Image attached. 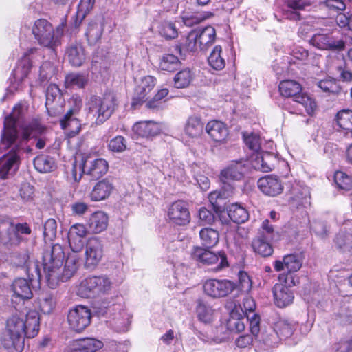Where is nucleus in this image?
<instances>
[{"mask_svg":"<svg viewBox=\"0 0 352 352\" xmlns=\"http://www.w3.org/2000/svg\"><path fill=\"white\" fill-rule=\"evenodd\" d=\"M24 322V334L28 338H34L39 331L40 318L38 314L36 311H30L23 320Z\"/></svg>","mask_w":352,"mask_h":352,"instance_id":"23","label":"nucleus"},{"mask_svg":"<svg viewBox=\"0 0 352 352\" xmlns=\"http://www.w3.org/2000/svg\"><path fill=\"white\" fill-rule=\"evenodd\" d=\"M199 49L201 50V45H199V39H198V34L195 30L188 33L184 43L175 46V50L180 56L183 55V51L195 52Z\"/></svg>","mask_w":352,"mask_h":352,"instance_id":"31","label":"nucleus"},{"mask_svg":"<svg viewBox=\"0 0 352 352\" xmlns=\"http://www.w3.org/2000/svg\"><path fill=\"white\" fill-rule=\"evenodd\" d=\"M67 54L69 63L75 67L80 66L85 60V50L80 45H71L67 50Z\"/></svg>","mask_w":352,"mask_h":352,"instance_id":"41","label":"nucleus"},{"mask_svg":"<svg viewBox=\"0 0 352 352\" xmlns=\"http://www.w3.org/2000/svg\"><path fill=\"white\" fill-rule=\"evenodd\" d=\"M155 85L156 79L153 76H146L144 77L135 89L132 106L135 107L142 103L146 99L147 94L154 88Z\"/></svg>","mask_w":352,"mask_h":352,"instance_id":"20","label":"nucleus"},{"mask_svg":"<svg viewBox=\"0 0 352 352\" xmlns=\"http://www.w3.org/2000/svg\"><path fill=\"white\" fill-rule=\"evenodd\" d=\"M113 190V186L108 179H102L96 184L90 193V199L99 201L109 197Z\"/></svg>","mask_w":352,"mask_h":352,"instance_id":"26","label":"nucleus"},{"mask_svg":"<svg viewBox=\"0 0 352 352\" xmlns=\"http://www.w3.org/2000/svg\"><path fill=\"white\" fill-rule=\"evenodd\" d=\"M270 240L256 236L252 242L254 251L263 257L270 256L273 254L274 250Z\"/></svg>","mask_w":352,"mask_h":352,"instance_id":"39","label":"nucleus"},{"mask_svg":"<svg viewBox=\"0 0 352 352\" xmlns=\"http://www.w3.org/2000/svg\"><path fill=\"white\" fill-rule=\"evenodd\" d=\"M199 236L202 244L207 248L215 246L219 240L218 231L210 228H204L199 232Z\"/></svg>","mask_w":352,"mask_h":352,"instance_id":"43","label":"nucleus"},{"mask_svg":"<svg viewBox=\"0 0 352 352\" xmlns=\"http://www.w3.org/2000/svg\"><path fill=\"white\" fill-rule=\"evenodd\" d=\"M302 262L301 254L293 253L284 256L283 261L276 260L273 265L276 271L280 272L285 268L288 272L286 275L292 276V273L298 272L302 267Z\"/></svg>","mask_w":352,"mask_h":352,"instance_id":"17","label":"nucleus"},{"mask_svg":"<svg viewBox=\"0 0 352 352\" xmlns=\"http://www.w3.org/2000/svg\"><path fill=\"white\" fill-rule=\"evenodd\" d=\"M318 86L323 91L329 94H337L341 91L338 82L333 78H326L320 80Z\"/></svg>","mask_w":352,"mask_h":352,"instance_id":"52","label":"nucleus"},{"mask_svg":"<svg viewBox=\"0 0 352 352\" xmlns=\"http://www.w3.org/2000/svg\"><path fill=\"white\" fill-rule=\"evenodd\" d=\"M247 170L245 164L241 161L232 162L223 169L220 173V179L223 183L242 179Z\"/></svg>","mask_w":352,"mask_h":352,"instance_id":"19","label":"nucleus"},{"mask_svg":"<svg viewBox=\"0 0 352 352\" xmlns=\"http://www.w3.org/2000/svg\"><path fill=\"white\" fill-rule=\"evenodd\" d=\"M95 0H80L78 5V14L81 15L82 18L93 9Z\"/></svg>","mask_w":352,"mask_h":352,"instance_id":"64","label":"nucleus"},{"mask_svg":"<svg viewBox=\"0 0 352 352\" xmlns=\"http://www.w3.org/2000/svg\"><path fill=\"white\" fill-rule=\"evenodd\" d=\"M35 306L43 314H50L56 308V300L52 294L42 292L35 300Z\"/></svg>","mask_w":352,"mask_h":352,"instance_id":"27","label":"nucleus"},{"mask_svg":"<svg viewBox=\"0 0 352 352\" xmlns=\"http://www.w3.org/2000/svg\"><path fill=\"white\" fill-rule=\"evenodd\" d=\"M12 289L15 296L22 299H30L32 296L30 283L25 278L15 279L12 285Z\"/></svg>","mask_w":352,"mask_h":352,"instance_id":"36","label":"nucleus"},{"mask_svg":"<svg viewBox=\"0 0 352 352\" xmlns=\"http://www.w3.org/2000/svg\"><path fill=\"white\" fill-rule=\"evenodd\" d=\"M111 287L112 283L107 276H93L80 282L77 294L82 298H91L108 293Z\"/></svg>","mask_w":352,"mask_h":352,"instance_id":"6","label":"nucleus"},{"mask_svg":"<svg viewBox=\"0 0 352 352\" xmlns=\"http://www.w3.org/2000/svg\"><path fill=\"white\" fill-rule=\"evenodd\" d=\"M199 218L200 222L203 224H212L215 219L214 214L205 207H202L199 209Z\"/></svg>","mask_w":352,"mask_h":352,"instance_id":"63","label":"nucleus"},{"mask_svg":"<svg viewBox=\"0 0 352 352\" xmlns=\"http://www.w3.org/2000/svg\"><path fill=\"white\" fill-rule=\"evenodd\" d=\"M270 157L257 155L252 162V166L256 169L262 172L267 173L274 169V165L269 162Z\"/></svg>","mask_w":352,"mask_h":352,"instance_id":"57","label":"nucleus"},{"mask_svg":"<svg viewBox=\"0 0 352 352\" xmlns=\"http://www.w3.org/2000/svg\"><path fill=\"white\" fill-rule=\"evenodd\" d=\"M213 13L210 11H205L201 12H185L182 14V19L185 25L192 27L195 25L199 24L204 21L211 18Z\"/></svg>","mask_w":352,"mask_h":352,"instance_id":"37","label":"nucleus"},{"mask_svg":"<svg viewBox=\"0 0 352 352\" xmlns=\"http://www.w3.org/2000/svg\"><path fill=\"white\" fill-rule=\"evenodd\" d=\"M108 147L113 152L121 153L126 149V141L124 137L118 135L109 141Z\"/></svg>","mask_w":352,"mask_h":352,"instance_id":"60","label":"nucleus"},{"mask_svg":"<svg viewBox=\"0 0 352 352\" xmlns=\"http://www.w3.org/2000/svg\"><path fill=\"white\" fill-rule=\"evenodd\" d=\"M308 6V0H287L286 8L283 10V16L287 19L298 20L300 16L299 10Z\"/></svg>","mask_w":352,"mask_h":352,"instance_id":"28","label":"nucleus"},{"mask_svg":"<svg viewBox=\"0 0 352 352\" xmlns=\"http://www.w3.org/2000/svg\"><path fill=\"white\" fill-rule=\"evenodd\" d=\"M209 65L216 70H221L226 66V60L222 55V47L216 45L211 52L208 58Z\"/></svg>","mask_w":352,"mask_h":352,"instance_id":"45","label":"nucleus"},{"mask_svg":"<svg viewBox=\"0 0 352 352\" xmlns=\"http://www.w3.org/2000/svg\"><path fill=\"white\" fill-rule=\"evenodd\" d=\"M107 162L102 158L95 160L86 159L82 162L83 173L89 175L93 179H98L108 170Z\"/></svg>","mask_w":352,"mask_h":352,"instance_id":"18","label":"nucleus"},{"mask_svg":"<svg viewBox=\"0 0 352 352\" xmlns=\"http://www.w3.org/2000/svg\"><path fill=\"white\" fill-rule=\"evenodd\" d=\"M276 234L274 226L270 223L268 219H265L262 222L256 236L273 241Z\"/></svg>","mask_w":352,"mask_h":352,"instance_id":"55","label":"nucleus"},{"mask_svg":"<svg viewBox=\"0 0 352 352\" xmlns=\"http://www.w3.org/2000/svg\"><path fill=\"white\" fill-rule=\"evenodd\" d=\"M194 258L204 265H212V270L218 272L228 267L227 256L223 252L217 253L208 250L197 247L193 252Z\"/></svg>","mask_w":352,"mask_h":352,"instance_id":"9","label":"nucleus"},{"mask_svg":"<svg viewBox=\"0 0 352 352\" xmlns=\"http://www.w3.org/2000/svg\"><path fill=\"white\" fill-rule=\"evenodd\" d=\"M336 122L340 129L352 134V111L342 110L337 113Z\"/></svg>","mask_w":352,"mask_h":352,"instance_id":"47","label":"nucleus"},{"mask_svg":"<svg viewBox=\"0 0 352 352\" xmlns=\"http://www.w3.org/2000/svg\"><path fill=\"white\" fill-rule=\"evenodd\" d=\"M24 110L21 104L15 106L10 116L4 120V127L1 135L2 143L8 146L15 142H26L30 138H36L41 135L45 128L36 120L26 124L22 122Z\"/></svg>","mask_w":352,"mask_h":352,"instance_id":"2","label":"nucleus"},{"mask_svg":"<svg viewBox=\"0 0 352 352\" xmlns=\"http://www.w3.org/2000/svg\"><path fill=\"white\" fill-rule=\"evenodd\" d=\"M109 217L106 213L98 211L91 215L87 223L91 233L98 234L105 230L108 226Z\"/></svg>","mask_w":352,"mask_h":352,"instance_id":"24","label":"nucleus"},{"mask_svg":"<svg viewBox=\"0 0 352 352\" xmlns=\"http://www.w3.org/2000/svg\"><path fill=\"white\" fill-rule=\"evenodd\" d=\"M87 83V78L80 74L72 73L65 76V84L67 89H82Z\"/></svg>","mask_w":352,"mask_h":352,"instance_id":"46","label":"nucleus"},{"mask_svg":"<svg viewBox=\"0 0 352 352\" xmlns=\"http://www.w3.org/2000/svg\"><path fill=\"white\" fill-rule=\"evenodd\" d=\"M64 258L63 248L59 244L53 245L43 252V270L48 286L52 289L60 282L70 279L78 268L79 256L77 254H68L63 265Z\"/></svg>","mask_w":352,"mask_h":352,"instance_id":"1","label":"nucleus"},{"mask_svg":"<svg viewBox=\"0 0 352 352\" xmlns=\"http://www.w3.org/2000/svg\"><path fill=\"white\" fill-rule=\"evenodd\" d=\"M204 129V123L198 116H190L185 124V133L190 138L199 137Z\"/></svg>","mask_w":352,"mask_h":352,"instance_id":"38","label":"nucleus"},{"mask_svg":"<svg viewBox=\"0 0 352 352\" xmlns=\"http://www.w3.org/2000/svg\"><path fill=\"white\" fill-rule=\"evenodd\" d=\"M135 135L143 138H153L161 132V126L159 123L148 120L136 122L132 128Z\"/></svg>","mask_w":352,"mask_h":352,"instance_id":"21","label":"nucleus"},{"mask_svg":"<svg viewBox=\"0 0 352 352\" xmlns=\"http://www.w3.org/2000/svg\"><path fill=\"white\" fill-rule=\"evenodd\" d=\"M35 51L36 48L29 49L17 63L12 72L15 81L21 82L28 76L32 67L31 60L28 58V55L33 54Z\"/></svg>","mask_w":352,"mask_h":352,"instance_id":"22","label":"nucleus"},{"mask_svg":"<svg viewBox=\"0 0 352 352\" xmlns=\"http://www.w3.org/2000/svg\"><path fill=\"white\" fill-rule=\"evenodd\" d=\"M34 166L38 172L47 173L53 170L54 162L49 156L40 155L34 159Z\"/></svg>","mask_w":352,"mask_h":352,"instance_id":"49","label":"nucleus"},{"mask_svg":"<svg viewBox=\"0 0 352 352\" xmlns=\"http://www.w3.org/2000/svg\"><path fill=\"white\" fill-rule=\"evenodd\" d=\"M310 43L322 50L340 51L343 50L345 43L342 40H336L331 36L325 34H315L310 39Z\"/></svg>","mask_w":352,"mask_h":352,"instance_id":"15","label":"nucleus"},{"mask_svg":"<svg viewBox=\"0 0 352 352\" xmlns=\"http://www.w3.org/2000/svg\"><path fill=\"white\" fill-rule=\"evenodd\" d=\"M168 89L166 88L161 89L155 95L153 98L146 103V107L149 109H158L161 104V100L166 97L168 94Z\"/></svg>","mask_w":352,"mask_h":352,"instance_id":"62","label":"nucleus"},{"mask_svg":"<svg viewBox=\"0 0 352 352\" xmlns=\"http://www.w3.org/2000/svg\"><path fill=\"white\" fill-rule=\"evenodd\" d=\"M258 188L265 195L275 197L281 194L284 189L281 179L274 175L261 177L257 182Z\"/></svg>","mask_w":352,"mask_h":352,"instance_id":"14","label":"nucleus"},{"mask_svg":"<svg viewBox=\"0 0 352 352\" xmlns=\"http://www.w3.org/2000/svg\"><path fill=\"white\" fill-rule=\"evenodd\" d=\"M32 31L40 45L54 50L60 44L63 28L59 25L54 30L48 21L40 19L34 22Z\"/></svg>","mask_w":352,"mask_h":352,"instance_id":"4","label":"nucleus"},{"mask_svg":"<svg viewBox=\"0 0 352 352\" xmlns=\"http://www.w3.org/2000/svg\"><path fill=\"white\" fill-rule=\"evenodd\" d=\"M334 182L340 190L349 191L352 189V177L342 171L336 172Z\"/></svg>","mask_w":352,"mask_h":352,"instance_id":"50","label":"nucleus"},{"mask_svg":"<svg viewBox=\"0 0 352 352\" xmlns=\"http://www.w3.org/2000/svg\"><path fill=\"white\" fill-rule=\"evenodd\" d=\"M239 285H236V288L240 290L241 293L247 294L252 288V280L247 272L240 271L238 274Z\"/></svg>","mask_w":352,"mask_h":352,"instance_id":"59","label":"nucleus"},{"mask_svg":"<svg viewBox=\"0 0 352 352\" xmlns=\"http://www.w3.org/2000/svg\"><path fill=\"white\" fill-rule=\"evenodd\" d=\"M206 131L210 137L215 142H222L228 135L226 125L219 120H211L206 126Z\"/></svg>","mask_w":352,"mask_h":352,"instance_id":"25","label":"nucleus"},{"mask_svg":"<svg viewBox=\"0 0 352 352\" xmlns=\"http://www.w3.org/2000/svg\"><path fill=\"white\" fill-rule=\"evenodd\" d=\"M196 311L199 320L204 323H210L214 320L215 310L203 301L198 302Z\"/></svg>","mask_w":352,"mask_h":352,"instance_id":"42","label":"nucleus"},{"mask_svg":"<svg viewBox=\"0 0 352 352\" xmlns=\"http://www.w3.org/2000/svg\"><path fill=\"white\" fill-rule=\"evenodd\" d=\"M89 230L82 223H76L69 230L67 238L72 253L77 254L84 247V238L87 236Z\"/></svg>","mask_w":352,"mask_h":352,"instance_id":"16","label":"nucleus"},{"mask_svg":"<svg viewBox=\"0 0 352 352\" xmlns=\"http://www.w3.org/2000/svg\"><path fill=\"white\" fill-rule=\"evenodd\" d=\"M104 30V25L96 22L89 24L85 35L89 45L96 44L101 38Z\"/></svg>","mask_w":352,"mask_h":352,"instance_id":"44","label":"nucleus"},{"mask_svg":"<svg viewBox=\"0 0 352 352\" xmlns=\"http://www.w3.org/2000/svg\"><path fill=\"white\" fill-rule=\"evenodd\" d=\"M236 288V284L228 279L210 278L203 285L204 293L213 298L227 296Z\"/></svg>","mask_w":352,"mask_h":352,"instance_id":"10","label":"nucleus"},{"mask_svg":"<svg viewBox=\"0 0 352 352\" xmlns=\"http://www.w3.org/2000/svg\"><path fill=\"white\" fill-rule=\"evenodd\" d=\"M104 246L102 241L98 237L89 238L85 245V265L95 267L101 261L103 256Z\"/></svg>","mask_w":352,"mask_h":352,"instance_id":"13","label":"nucleus"},{"mask_svg":"<svg viewBox=\"0 0 352 352\" xmlns=\"http://www.w3.org/2000/svg\"><path fill=\"white\" fill-rule=\"evenodd\" d=\"M23 318L13 315L7 320L6 332L2 344L8 350L21 351L23 349Z\"/></svg>","mask_w":352,"mask_h":352,"instance_id":"5","label":"nucleus"},{"mask_svg":"<svg viewBox=\"0 0 352 352\" xmlns=\"http://www.w3.org/2000/svg\"><path fill=\"white\" fill-rule=\"evenodd\" d=\"M180 61L177 56L172 54H166L162 56L160 62V68L167 72H173L179 66Z\"/></svg>","mask_w":352,"mask_h":352,"instance_id":"48","label":"nucleus"},{"mask_svg":"<svg viewBox=\"0 0 352 352\" xmlns=\"http://www.w3.org/2000/svg\"><path fill=\"white\" fill-rule=\"evenodd\" d=\"M279 91L283 96L294 99L301 93L302 86L295 80H285L280 82Z\"/></svg>","mask_w":352,"mask_h":352,"instance_id":"35","label":"nucleus"},{"mask_svg":"<svg viewBox=\"0 0 352 352\" xmlns=\"http://www.w3.org/2000/svg\"><path fill=\"white\" fill-rule=\"evenodd\" d=\"M227 324L230 331L241 332L245 329L244 318L240 314L237 315L234 311L230 313V318Z\"/></svg>","mask_w":352,"mask_h":352,"instance_id":"56","label":"nucleus"},{"mask_svg":"<svg viewBox=\"0 0 352 352\" xmlns=\"http://www.w3.org/2000/svg\"><path fill=\"white\" fill-rule=\"evenodd\" d=\"M159 32L160 35L167 40L174 39L178 36L175 23L168 21H164L161 23Z\"/></svg>","mask_w":352,"mask_h":352,"instance_id":"53","label":"nucleus"},{"mask_svg":"<svg viewBox=\"0 0 352 352\" xmlns=\"http://www.w3.org/2000/svg\"><path fill=\"white\" fill-rule=\"evenodd\" d=\"M278 280L280 283L273 287L274 300L277 307L283 308L293 302L294 295L290 288L296 285L295 277L281 274Z\"/></svg>","mask_w":352,"mask_h":352,"instance_id":"8","label":"nucleus"},{"mask_svg":"<svg viewBox=\"0 0 352 352\" xmlns=\"http://www.w3.org/2000/svg\"><path fill=\"white\" fill-rule=\"evenodd\" d=\"M298 327L295 322H289L287 320L278 321L274 327L276 335L280 339H287L291 337Z\"/></svg>","mask_w":352,"mask_h":352,"instance_id":"40","label":"nucleus"},{"mask_svg":"<svg viewBox=\"0 0 352 352\" xmlns=\"http://www.w3.org/2000/svg\"><path fill=\"white\" fill-rule=\"evenodd\" d=\"M199 39L201 50H206L212 45L216 38V30L212 26H206L200 30H196Z\"/></svg>","mask_w":352,"mask_h":352,"instance_id":"34","label":"nucleus"},{"mask_svg":"<svg viewBox=\"0 0 352 352\" xmlns=\"http://www.w3.org/2000/svg\"><path fill=\"white\" fill-rule=\"evenodd\" d=\"M74 115L66 113L60 121L61 128L65 130L66 135L69 138H73L78 135L81 129L80 121L74 118Z\"/></svg>","mask_w":352,"mask_h":352,"instance_id":"30","label":"nucleus"},{"mask_svg":"<svg viewBox=\"0 0 352 352\" xmlns=\"http://www.w3.org/2000/svg\"><path fill=\"white\" fill-rule=\"evenodd\" d=\"M228 214L230 219L235 223L241 224L246 222L250 217L247 209L237 203L232 204L228 206Z\"/></svg>","mask_w":352,"mask_h":352,"instance_id":"32","label":"nucleus"},{"mask_svg":"<svg viewBox=\"0 0 352 352\" xmlns=\"http://www.w3.org/2000/svg\"><path fill=\"white\" fill-rule=\"evenodd\" d=\"M167 217L171 223L186 226L190 221L188 204L182 200L173 202L168 208Z\"/></svg>","mask_w":352,"mask_h":352,"instance_id":"12","label":"nucleus"},{"mask_svg":"<svg viewBox=\"0 0 352 352\" xmlns=\"http://www.w3.org/2000/svg\"><path fill=\"white\" fill-rule=\"evenodd\" d=\"M245 145L254 151H258L261 148L260 137L255 133L247 134L243 133Z\"/></svg>","mask_w":352,"mask_h":352,"instance_id":"61","label":"nucleus"},{"mask_svg":"<svg viewBox=\"0 0 352 352\" xmlns=\"http://www.w3.org/2000/svg\"><path fill=\"white\" fill-rule=\"evenodd\" d=\"M91 310L86 306L77 305L68 311L67 322L69 328L76 332H81L90 324Z\"/></svg>","mask_w":352,"mask_h":352,"instance_id":"11","label":"nucleus"},{"mask_svg":"<svg viewBox=\"0 0 352 352\" xmlns=\"http://www.w3.org/2000/svg\"><path fill=\"white\" fill-rule=\"evenodd\" d=\"M23 142L18 141L8 146L6 143L3 144L1 140V144L5 146V148H10L8 152L0 157L1 179H6L18 170L21 163L19 151L21 148Z\"/></svg>","mask_w":352,"mask_h":352,"instance_id":"7","label":"nucleus"},{"mask_svg":"<svg viewBox=\"0 0 352 352\" xmlns=\"http://www.w3.org/2000/svg\"><path fill=\"white\" fill-rule=\"evenodd\" d=\"M294 100L300 104L305 109L306 112L309 115H312L316 109V103L315 100L306 94L300 93L296 96Z\"/></svg>","mask_w":352,"mask_h":352,"instance_id":"54","label":"nucleus"},{"mask_svg":"<svg viewBox=\"0 0 352 352\" xmlns=\"http://www.w3.org/2000/svg\"><path fill=\"white\" fill-rule=\"evenodd\" d=\"M117 106V96L113 92H106L102 96L93 95L86 102L87 116L95 120L96 124H102L111 116Z\"/></svg>","mask_w":352,"mask_h":352,"instance_id":"3","label":"nucleus"},{"mask_svg":"<svg viewBox=\"0 0 352 352\" xmlns=\"http://www.w3.org/2000/svg\"><path fill=\"white\" fill-rule=\"evenodd\" d=\"M58 98L60 100V89L56 84H50L46 91V103L47 111L51 116H56L63 111V106L61 104L58 105V110L56 111L53 107L52 103Z\"/></svg>","mask_w":352,"mask_h":352,"instance_id":"29","label":"nucleus"},{"mask_svg":"<svg viewBox=\"0 0 352 352\" xmlns=\"http://www.w3.org/2000/svg\"><path fill=\"white\" fill-rule=\"evenodd\" d=\"M43 236L45 241H53L57 233V223L54 219H47L43 227Z\"/></svg>","mask_w":352,"mask_h":352,"instance_id":"58","label":"nucleus"},{"mask_svg":"<svg viewBox=\"0 0 352 352\" xmlns=\"http://www.w3.org/2000/svg\"><path fill=\"white\" fill-rule=\"evenodd\" d=\"M192 79V73L190 69L186 68L179 71L174 77V85L177 88L188 87Z\"/></svg>","mask_w":352,"mask_h":352,"instance_id":"51","label":"nucleus"},{"mask_svg":"<svg viewBox=\"0 0 352 352\" xmlns=\"http://www.w3.org/2000/svg\"><path fill=\"white\" fill-rule=\"evenodd\" d=\"M102 342L98 340L85 338L74 343V350L78 352H95L102 347Z\"/></svg>","mask_w":352,"mask_h":352,"instance_id":"33","label":"nucleus"}]
</instances>
